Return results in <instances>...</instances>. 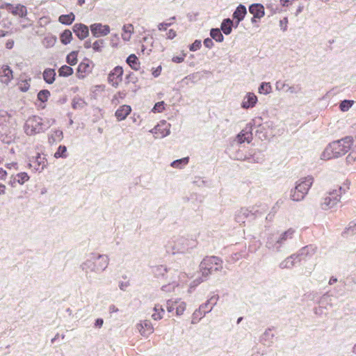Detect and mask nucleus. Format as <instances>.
I'll return each mask as SVG.
<instances>
[{"label": "nucleus", "instance_id": "1", "mask_svg": "<svg viewBox=\"0 0 356 356\" xmlns=\"http://www.w3.org/2000/svg\"><path fill=\"white\" fill-rule=\"evenodd\" d=\"M353 145L352 137H345L330 143L321 154V159L327 161L339 158L349 152Z\"/></svg>", "mask_w": 356, "mask_h": 356}, {"label": "nucleus", "instance_id": "2", "mask_svg": "<svg viewBox=\"0 0 356 356\" xmlns=\"http://www.w3.org/2000/svg\"><path fill=\"white\" fill-rule=\"evenodd\" d=\"M109 264V258L106 254H92L81 265L83 270L100 273L104 271Z\"/></svg>", "mask_w": 356, "mask_h": 356}, {"label": "nucleus", "instance_id": "3", "mask_svg": "<svg viewBox=\"0 0 356 356\" xmlns=\"http://www.w3.org/2000/svg\"><path fill=\"white\" fill-rule=\"evenodd\" d=\"M314 178L311 176L299 179L296 182L295 188L291 191V199L293 201L302 200L312 186Z\"/></svg>", "mask_w": 356, "mask_h": 356}, {"label": "nucleus", "instance_id": "4", "mask_svg": "<svg viewBox=\"0 0 356 356\" xmlns=\"http://www.w3.org/2000/svg\"><path fill=\"white\" fill-rule=\"evenodd\" d=\"M49 126L40 117L33 115L26 120L24 126V130L27 136H34L44 132Z\"/></svg>", "mask_w": 356, "mask_h": 356}, {"label": "nucleus", "instance_id": "5", "mask_svg": "<svg viewBox=\"0 0 356 356\" xmlns=\"http://www.w3.org/2000/svg\"><path fill=\"white\" fill-rule=\"evenodd\" d=\"M15 120L7 112L0 111V135L8 136L15 129Z\"/></svg>", "mask_w": 356, "mask_h": 356}, {"label": "nucleus", "instance_id": "6", "mask_svg": "<svg viewBox=\"0 0 356 356\" xmlns=\"http://www.w3.org/2000/svg\"><path fill=\"white\" fill-rule=\"evenodd\" d=\"M171 279L172 281L169 284L162 287L163 291L166 292L175 291L176 287L184 285L188 282L187 275L182 272H175Z\"/></svg>", "mask_w": 356, "mask_h": 356}, {"label": "nucleus", "instance_id": "7", "mask_svg": "<svg viewBox=\"0 0 356 356\" xmlns=\"http://www.w3.org/2000/svg\"><path fill=\"white\" fill-rule=\"evenodd\" d=\"M339 194L332 193L331 191L327 193L321 199L320 207L323 210H329L335 207L340 202Z\"/></svg>", "mask_w": 356, "mask_h": 356}, {"label": "nucleus", "instance_id": "8", "mask_svg": "<svg viewBox=\"0 0 356 356\" xmlns=\"http://www.w3.org/2000/svg\"><path fill=\"white\" fill-rule=\"evenodd\" d=\"M170 124L165 120L161 121L150 132L155 138H163L170 133Z\"/></svg>", "mask_w": 356, "mask_h": 356}, {"label": "nucleus", "instance_id": "9", "mask_svg": "<svg viewBox=\"0 0 356 356\" xmlns=\"http://www.w3.org/2000/svg\"><path fill=\"white\" fill-rule=\"evenodd\" d=\"M92 62L88 59H84L78 66L76 76L80 79H83L92 72Z\"/></svg>", "mask_w": 356, "mask_h": 356}, {"label": "nucleus", "instance_id": "10", "mask_svg": "<svg viewBox=\"0 0 356 356\" xmlns=\"http://www.w3.org/2000/svg\"><path fill=\"white\" fill-rule=\"evenodd\" d=\"M123 69L122 67H115L108 74V83L113 87L117 88L122 81Z\"/></svg>", "mask_w": 356, "mask_h": 356}, {"label": "nucleus", "instance_id": "11", "mask_svg": "<svg viewBox=\"0 0 356 356\" xmlns=\"http://www.w3.org/2000/svg\"><path fill=\"white\" fill-rule=\"evenodd\" d=\"M202 266L204 268H209L211 273L220 271L222 269V261L216 257L204 259L202 261Z\"/></svg>", "mask_w": 356, "mask_h": 356}, {"label": "nucleus", "instance_id": "12", "mask_svg": "<svg viewBox=\"0 0 356 356\" xmlns=\"http://www.w3.org/2000/svg\"><path fill=\"white\" fill-rule=\"evenodd\" d=\"M90 28L92 35L95 38L106 36L111 32V29L108 25L102 24L101 23L91 24Z\"/></svg>", "mask_w": 356, "mask_h": 356}, {"label": "nucleus", "instance_id": "13", "mask_svg": "<svg viewBox=\"0 0 356 356\" xmlns=\"http://www.w3.org/2000/svg\"><path fill=\"white\" fill-rule=\"evenodd\" d=\"M258 102L257 95L252 92H247L243 96L241 107L243 109H250L254 108Z\"/></svg>", "mask_w": 356, "mask_h": 356}, {"label": "nucleus", "instance_id": "14", "mask_svg": "<svg viewBox=\"0 0 356 356\" xmlns=\"http://www.w3.org/2000/svg\"><path fill=\"white\" fill-rule=\"evenodd\" d=\"M136 329L140 334L145 337H148L154 332V327L152 323L147 320L143 321L138 323Z\"/></svg>", "mask_w": 356, "mask_h": 356}, {"label": "nucleus", "instance_id": "15", "mask_svg": "<svg viewBox=\"0 0 356 356\" xmlns=\"http://www.w3.org/2000/svg\"><path fill=\"white\" fill-rule=\"evenodd\" d=\"M249 11L253 15L251 19L252 23L256 22V19H261L265 15L264 7L260 3L252 4L249 8Z\"/></svg>", "mask_w": 356, "mask_h": 356}, {"label": "nucleus", "instance_id": "16", "mask_svg": "<svg viewBox=\"0 0 356 356\" xmlns=\"http://www.w3.org/2000/svg\"><path fill=\"white\" fill-rule=\"evenodd\" d=\"M134 34V26L132 24H125L122 27L121 38L124 43L131 41Z\"/></svg>", "mask_w": 356, "mask_h": 356}, {"label": "nucleus", "instance_id": "17", "mask_svg": "<svg viewBox=\"0 0 356 356\" xmlns=\"http://www.w3.org/2000/svg\"><path fill=\"white\" fill-rule=\"evenodd\" d=\"M13 79V70L8 65H3L0 69V82L8 85Z\"/></svg>", "mask_w": 356, "mask_h": 356}, {"label": "nucleus", "instance_id": "18", "mask_svg": "<svg viewBox=\"0 0 356 356\" xmlns=\"http://www.w3.org/2000/svg\"><path fill=\"white\" fill-rule=\"evenodd\" d=\"M47 165L46 159L41 156L39 154L30 161L29 165L34 168L36 171H42L44 169Z\"/></svg>", "mask_w": 356, "mask_h": 356}, {"label": "nucleus", "instance_id": "19", "mask_svg": "<svg viewBox=\"0 0 356 356\" xmlns=\"http://www.w3.org/2000/svg\"><path fill=\"white\" fill-rule=\"evenodd\" d=\"M73 31L80 40L85 39L89 35L88 26L83 24H75L73 26Z\"/></svg>", "mask_w": 356, "mask_h": 356}, {"label": "nucleus", "instance_id": "20", "mask_svg": "<svg viewBox=\"0 0 356 356\" xmlns=\"http://www.w3.org/2000/svg\"><path fill=\"white\" fill-rule=\"evenodd\" d=\"M131 108L129 105H122L120 106L115 111V115L118 121H122L126 119V118L130 114Z\"/></svg>", "mask_w": 356, "mask_h": 356}, {"label": "nucleus", "instance_id": "21", "mask_svg": "<svg viewBox=\"0 0 356 356\" xmlns=\"http://www.w3.org/2000/svg\"><path fill=\"white\" fill-rule=\"evenodd\" d=\"M9 12H10L13 15L19 16L20 17H24L27 15V10L24 6L18 4L15 6H10L8 8Z\"/></svg>", "mask_w": 356, "mask_h": 356}, {"label": "nucleus", "instance_id": "22", "mask_svg": "<svg viewBox=\"0 0 356 356\" xmlns=\"http://www.w3.org/2000/svg\"><path fill=\"white\" fill-rule=\"evenodd\" d=\"M299 261L298 255L293 254L282 261L280 266L281 268H291Z\"/></svg>", "mask_w": 356, "mask_h": 356}, {"label": "nucleus", "instance_id": "23", "mask_svg": "<svg viewBox=\"0 0 356 356\" xmlns=\"http://www.w3.org/2000/svg\"><path fill=\"white\" fill-rule=\"evenodd\" d=\"M63 138V131L60 129H52L49 136L48 140L49 143H55L60 142Z\"/></svg>", "mask_w": 356, "mask_h": 356}, {"label": "nucleus", "instance_id": "24", "mask_svg": "<svg viewBox=\"0 0 356 356\" xmlns=\"http://www.w3.org/2000/svg\"><path fill=\"white\" fill-rule=\"evenodd\" d=\"M275 89L277 91H281L282 90H286V92H289L291 94L297 93V89L294 86H290L284 82L277 81L275 83Z\"/></svg>", "mask_w": 356, "mask_h": 356}, {"label": "nucleus", "instance_id": "25", "mask_svg": "<svg viewBox=\"0 0 356 356\" xmlns=\"http://www.w3.org/2000/svg\"><path fill=\"white\" fill-rule=\"evenodd\" d=\"M165 310L162 305L156 304L153 308V313L152 314V318L154 321H159L163 318Z\"/></svg>", "mask_w": 356, "mask_h": 356}, {"label": "nucleus", "instance_id": "26", "mask_svg": "<svg viewBox=\"0 0 356 356\" xmlns=\"http://www.w3.org/2000/svg\"><path fill=\"white\" fill-rule=\"evenodd\" d=\"M209 307H210V305H209V302H207L206 303L202 305L200 307L199 310L195 311V312L193 314V317H192V323H193V324L196 323L199 321V319H200L202 318V316H199V313H200L201 311L203 312L202 316H204L205 315L204 311H207Z\"/></svg>", "mask_w": 356, "mask_h": 356}, {"label": "nucleus", "instance_id": "27", "mask_svg": "<svg viewBox=\"0 0 356 356\" xmlns=\"http://www.w3.org/2000/svg\"><path fill=\"white\" fill-rule=\"evenodd\" d=\"M247 13L246 8L243 5H239L233 14L234 19L238 20V23L243 19Z\"/></svg>", "mask_w": 356, "mask_h": 356}, {"label": "nucleus", "instance_id": "28", "mask_svg": "<svg viewBox=\"0 0 356 356\" xmlns=\"http://www.w3.org/2000/svg\"><path fill=\"white\" fill-rule=\"evenodd\" d=\"M200 273H202V278H198L193 281V286H197V284H200L202 282H203L210 274H211V271L209 268H204L202 266V261L200 264Z\"/></svg>", "mask_w": 356, "mask_h": 356}, {"label": "nucleus", "instance_id": "29", "mask_svg": "<svg viewBox=\"0 0 356 356\" xmlns=\"http://www.w3.org/2000/svg\"><path fill=\"white\" fill-rule=\"evenodd\" d=\"M75 19V15L73 13H70L67 15H62L58 17V22L63 24L70 25Z\"/></svg>", "mask_w": 356, "mask_h": 356}, {"label": "nucleus", "instance_id": "30", "mask_svg": "<svg viewBox=\"0 0 356 356\" xmlns=\"http://www.w3.org/2000/svg\"><path fill=\"white\" fill-rule=\"evenodd\" d=\"M31 78L20 76L19 81L18 83L19 88L22 92H26L30 88Z\"/></svg>", "mask_w": 356, "mask_h": 356}, {"label": "nucleus", "instance_id": "31", "mask_svg": "<svg viewBox=\"0 0 356 356\" xmlns=\"http://www.w3.org/2000/svg\"><path fill=\"white\" fill-rule=\"evenodd\" d=\"M293 230H292L291 229L282 233L280 236H276L275 238V239L276 241V243L282 244L284 241L287 240L288 238H291L293 236Z\"/></svg>", "mask_w": 356, "mask_h": 356}, {"label": "nucleus", "instance_id": "32", "mask_svg": "<svg viewBox=\"0 0 356 356\" xmlns=\"http://www.w3.org/2000/svg\"><path fill=\"white\" fill-rule=\"evenodd\" d=\"M343 236L345 237L351 236L356 234V222H351L345 228L343 232Z\"/></svg>", "mask_w": 356, "mask_h": 356}, {"label": "nucleus", "instance_id": "33", "mask_svg": "<svg viewBox=\"0 0 356 356\" xmlns=\"http://www.w3.org/2000/svg\"><path fill=\"white\" fill-rule=\"evenodd\" d=\"M56 72L53 69H47L43 72L44 80L47 83H52L55 80Z\"/></svg>", "mask_w": 356, "mask_h": 356}, {"label": "nucleus", "instance_id": "34", "mask_svg": "<svg viewBox=\"0 0 356 356\" xmlns=\"http://www.w3.org/2000/svg\"><path fill=\"white\" fill-rule=\"evenodd\" d=\"M127 63L134 70H138L140 68L138 59L135 54L129 55L127 59Z\"/></svg>", "mask_w": 356, "mask_h": 356}, {"label": "nucleus", "instance_id": "35", "mask_svg": "<svg viewBox=\"0 0 356 356\" xmlns=\"http://www.w3.org/2000/svg\"><path fill=\"white\" fill-rule=\"evenodd\" d=\"M175 305L176 315L178 316L183 315V314L184 313V312L186 309V303L180 300H175Z\"/></svg>", "mask_w": 356, "mask_h": 356}, {"label": "nucleus", "instance_id": "36", "mask_svg": "<svg viewBox=\"0 0 356 356\" xmlns=\"http://www.w3.org/2000/svg\"><path fill=\"white\" fill-rule=\"evenodd\" d=\"M258 92L267 95L272 92V86L269 82H262L258 88Z\"/></svg>", "mask_w": 356, "mask_h": 356}, {"label": "nucleus", "instance_id": "37", "mask_svg": "<svg viewBox=\"0 0 356 356\" xmlns=\"http://www.w3.org/2000/svg\"><path fill=\"white\" fill-rule=\"evenodd\" d=\"M60 42L63 44L70 43L72 39V33L70 30H65L60 36Z\"/></svg>", "mask_w": 356, "mask_h": 356}, {"label": "nucleus", "instance_id": "38", "mask_svg": "<svg viewBox=\"0 0 356 356\" xmlns=\"http://www.w3.org/2000/svg\"><path fill=\"white\" fill-rule=\"evenodd\" d=\"M232 21L229 19H225L221 24V30L222 32L229 35L232 32Z\"/></svg>", "mask_w": 356, "mask_h": 356}, {"label": "nucleus", "instance_id": "39", "mask_svg": "<svg viewBox=\"0 0 356 356\" xmlns=\"http://www.w3.org/2000/svg\"><path fill=\"white\" fill-rule=\"evenodd\" d=\"M74 72L73 69L67 65H63L58 70L59 76L67 77L72 75Z\"/></svg>", "mask_w": 356, "mask_h": 356}, {"label": "nucleus", "instance_id": "40", "mask_svg": "<svg viewBox=\"0 0 356 356\" xmlns=\"http://www.w3.org/2000/svg\"><path fill=\"white\" fill-rule=\"evenodd\" d=\"M78 61V51L70 52L66 58V62L70 65H75Z\"/></svg>", "mask_w": 356, "mask_h": 356}, {"label": "nucleus", "instance_id": "41", "mask_svg": "<svg viewBox=\"0 0 356 356\" xmlns=\"http://www.w3.org/2000/svg\"><path fill=\"white\" fill-rule=\"evenodd\" d=\"M249 211L247 209L242 208L236 214V220L238 222H244L245 218L248 216Z\"/></svg>", "mask_w": 356, "mask_h": 356}, {"label": "nucleus", "instance_id": "42", "mask_svg": "<svg viewBox=\"0 0 356 356\" xmlns=\"http://www.w3.org/2000/svg\"><path fill=\"white\" fill-rule=\"evenodd\" d=\"M210 35L216 42H220L224 40V37L218 29H212L210 32Z\"/></svg>", "mask_w": 356, "mask_h": 356}, {"label": "nucleus", "instance_id": "43", "mask_svg": "<svg viewBox=\"0 0 356 356\" xmlns=\"http://www.w3.org/2000/svg\"><path fill=\"white\" fill-rule=\"evenodd\" d=\"M188 157H184L176 161H174L171 163V166L175 168H181L184 166L186 165L188 163Z\"/></svg>", "mask_w": 356, "mask_h": 356}, {"label": "nucleus", "instance_id": "44", "mask_svg": "<svg viewBox=\"0 0 356 356\" xmlns=\"http://www.w3.org/2000/svg\"><path fill=\"white\" fill-rule=\"evenodd\" d=\"M355 102L353 100H343L339 104V108L342 112H346L353 106Z\"/></svg>", "mask_w": 356, "mask_h": 356}, {"label": "nucleus", "instance_id": "45", "mask_svg": "<svg viewBox=\"0 0 356 356\" xmlns=\"http://www.w3.org/2000/svg\"><path fill=\"white\" fill-rule=\"evenodd\" d=\"M54 156L56 159L58 158H66L67 155V147L64 145H60L57 151L54 153Z\"/></svg>", "mask_w": 356, "mask_h": 356}, {"label": "nucleus", "instance_id": "46", "mask_svg": "<svg viewBox=\"0 0 356 356\" xmlns=\"http://www.w3.org/2000/svg\"><path fill=\"white\" fill-rule=\"evenodd\" d=\"M17 181V184L23 185L24 183L29 181V176L26 172H20L15 175Z\"/></svg>", "mask_w": 356, "mask_h": 356}, {"label": "nucleus", "instance_id": "47", "mask_svg": "<svg viewBox=\"0 0 356 356\" xmlns=\"http://www.w3.org/2000/svg\"><path fill=\"white\" fill-rule=\"evenodd\" d=\"M250 134L248 132L241 131L238 136H237V141L239 143H243L245 142H250Z\"/></svg>", "mask_w": 356, "mask_h": 356}, {"label": "nucleus", "instance_id": "48", "mask_svg": "<svg viewBox=\"0 0 356 356\" xmlns=\"http://www.w3.org/2000/svg\"><path fill=\"white\" fill-rule=\"evenodd\" d=\"M49 96H50V92L49 90H42L38 92V99L42 102H45L47 101Z\"/></svg>", "mask_w": 356, "mask_h": 356}, {"label": "nucleus", "instance_id": "49", "mask_svg": "<svg viewBox=\"0 0 356 356\" xmlns=\"http://www.w3.org/2000/svg\"><path fill=\"white\" fill-rule=\"evenodd\" d=\"M218 300V297L217 296H213L207 300L210 307L207 311H204V314L210 312L212 310L213 307L216 305Z\"/></svg>", "mask_w": 356, "mask_h": 356}, {"label": "nucleus", "instance_id": "50", "mask_svg": "<svg viewBox=\"0 0 356 356\" xmlns=\"http://www.w3.org/2000/svg\"><path fill=\"white\" fill-rule=\"evenodd\" d=\"M165 108V104L163 102H159L155 104L152 108L154 113H161Z\"/></svg>", "mask_w": 356, "mask_h": 356}, {"label": "nucleus", "instance_id": "51", "mask_svg": "<svg viewBox=\"0 0 356 356\" xmlns=\"http://www.w3.org/2000/svg\"><path fill=\"white\" fill-rule=\"evenodd\" d=\"M111 45L112 47H115V48H118V47H120V43L119 38H118V35L117 34H114V35H111Z\"/></svg>", "mask_w": 356, "mask_h": 356}, {"label": "nucleus", "instance_id": "52", "mask_svg": "<svg viewBox=\"0 0 356 356\" xmlns=\"http://www.w3.org/2000/svg\"><path fill=\"white\" fill-rule=\"evenodd\" d=\"M56 41V38L54 36L47 37L44 40V44L47 47H52Z\"/></svg>", "mask_w": 356, "mask_h": 356}, {"label": "nucleus", "instance_id": "53", "mask_svg": "<svg viewBox=\"0 0 356 356\" xmlns=\"http://www.w3.org/2000/svg\"><path fill=\"white\" fill-rule=\"evenodd\" d=\"M186 54L182 51L179 56H173L172 58V61L176 63H181L184 60Z\"/></svg>", "mask_w": 356, "mask_h": 356}, {"label": "nucleus", "instance_id": "54", "mask_svg": "<svg viewBox=\"0 0 356 356\" xmlns=\"http://www.w3.org/2000/svg\"><path fill=\"white\" fill-rule=\"evenodd\" d=\"M103 41L102 40H97L94 42L92 44V47L95 51H101L103 47Z\"/></svg>", "mask_w": 356, "mask_h": 356}, {"label": "nucleus", "instance_id": "55", "mask_svg": "<svg viewBox=\"0 0 356 356\" xmlns=\"http://www.w3.org/2000/svg\"><path fill=\"white\" fill-rule=\"evenodd\" d=\"M201 46H202L201 41L199 40H196L191 45H190L189 49L192 51H195L200 49Z\"/></svg>", "mask_w": 356, "mask_h": 356}, {"label": "nucleus", "instance_id": "56", "mask_svg": "<svg viewBox=\"0 0 356 356\" xmlns=\"http://www.w3.org/2000/svg\"><path fill=\"white\" fill-rule=\"evenodd\" d=\"M346 191V188L342 186H337L334 188H333L331 191L332 193H337L339 194L340 199L341 198L342 194L345 193Z\"/></svg>", "mask_w": 356, "mask_h": 356}, {"label": "nucleus", "instance_id": "57", "mask_svg": "<svg viewBox=\"0 0 356 356\" xmlns=\"http://www.w3.org/2000/svg\"><path fill=\"white\" fill-rule=\"evenodd\" d=\"M166 308L168 312H172L175 309V300H168L166 302Z\"/></svg>", "mask_w": 356, "mask_h": 356}, {"label": "nucleus", "instance_id": "58", "mask_svg": "<svg viewBox=\"0 0 356 356\" xmlns=\"http://www.w3.org/2000/svg\"><path fill=\"white\" fill-rule=\"evenodd\" d=\"M172 24V22H162L159 23L157 26L158 29L161 31L167 30L168 27H169Z\"/></svg>", "mask_w": 356, "mask_h": 356}, {"label": "nucleus", "instance_id": "59", "mask_svg": "<svg viewBox=\"0 0 356 356\" xmlns=\"http://www.w3.org/2000/svg\"><path fill=\"white\" fill-rule=\"evenodd\" d=\"M287 24H288V19L287 17H284L282 19H281L280 21V29L283 31H285L287 29Z\"/></svg>", "mask_w": 356, "mask_h": 356}, {"label": "nucleus", "instance_id": "60", "mask_svg": "<svg viewBox=\"0 0 356 356\" xmlns=\"http://www.w3.org/2000/svg\"><path fill=\"white\" fill-rule=\"evenodd\" d=\"M177 36V32L174 29H170L166 33V38L168 40H172Z\"/></svg>", "mask_w": 356, "mask_h": 356}, {"label": "nucleus", "instance_id": "61", "mask_svg": "<svg viewBox=\"0 0 356 356\" xmlns=\"http://www.w3.org/2000/svg\"><path fill=\"white\" fill-rule=\"evenodd\" d=\"M273 334L271 332L270 330H266L264 334V336H263V339L264 340H267V339H270L271 338H273Z\"/></svg>", "mask_w": 356, "mask_h": 356}, {"label": "nucleus", "instance_id": "62", "mask_svg": "<svg viewBox=\"0 0 356 356\" xmlns=\"http://www.w3.org/2000/svg\"><path fill=\"white\" fill-rule=\"evenodd\" d=\"M161 66H158L156 68H153L152 69V75L154 76V77H157L160 75L161 72Z\"/></svg>", "mask_w": 356, "mask_h": 356}, {"label": "nucleus", "instance_id": "63", "mask_svg": "<svg viewBox=\"0 0 356 356\" xmlns=\"http://www.w3.org/2000/svg\"><path fill=\"white\" fill-rule=\"evenodd\" d=\"M17 184V178H16L15 175H12L10 177L9 185L11 187L15 188V187H16Z\"/></svg>", "mask_w": 356, "mask_h": 356}, {"label": "nucleus", "instance_id": "64", "mask_svg": "<svg viewBox=\"0 0 356 356\" xmlns=\"http://www.w3.org/2000/svg\"><path fill=\"white\" fill-rule=\"evenodd\" d=\"M204 44L206 47L211 49L213 46V42L211 39L206 38L204 40Z\"/></svg>", "mask_w": 356, "mask_h": 356}]
</instances>
